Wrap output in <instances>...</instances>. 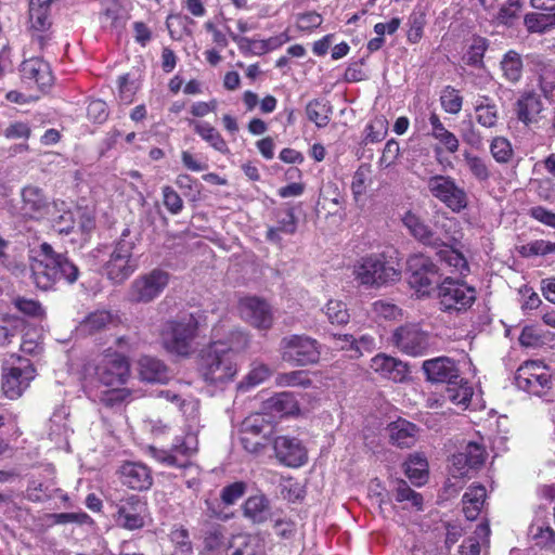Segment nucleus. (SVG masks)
<instances>
[{
    "label": "nucleus",
    "mask_w": 555,
    "mask_h": 555,
    "mask_svg": "<svg viewBox=\"0 0 555 555\" xmlns=\"http://www.w3.org/2000/svg\"><path fill=\"white\" fill-rule=\"evenodd\" d=\"M247 490V485L244 481H235L223 487L220 493V499L224 505L235 504Z\"/></svg>",
    "instance_id": "obj_58"
},
{
    "label": "nucleus",
    "mask_w": 555,
    "mask_h": 555,
    "mask_svg": "<svg viewBox=\"0 0 555 555\" xmlns=\"http://www.w3.org/2000/svg\"><path fill=\"white\" fill-rule=\"evenodd\" d=\"M488 47L489 43L486 38L480 36L475 37L465 55L466 64L470 66L481 65Z\"/></svg>",
    "instance_id": "obj_52"
},
{
    "label": "nucleus",
    "mask_w": 555,
    "mask_h": 555,
    "mask_svg": "<svg viewBox=\"0 0 555 555\" xmlns=\"http://www.w3.org/2000/svg\"><path fill=\"white\" fill-rule=\"evenodd\" d=\"M120 482L137 491L149 490L153 485L151 468L141 462H124L118 468Z\"/></svg>",
    "instance_id": "obj_20"
},
{
    "label": "nucleus",
    "mask_w": 555,
    "mask_h": 555,
    "mask_svg": "<svg viewBox=\"0 0 555 555\" xmlns=\"http://www.w3.org/2000/svg\"><path fill=\"white\" fill-rule=\"evenodd\" d=\"M275 384L280 387H304L311 386L312 382L305 371H292L280 373L275 377Z\"/></svg>",
    "instance_id": "obj_49"
},
{
    "label": "nucleus",
    "mask_w": 555,
    "mask_h": 555,
    "mask_svg": "<svg viewBox=\"0 0 555 555\" xmlns=\"http://www.w3.org/2000/svg\"><path fill=\"white\" fill-rule=\"evenodd\" d=\"M524 24L529 33L544 34L555 26V14L527 13Z\"/></svg>",
    "instance_id": "obj_47"
},
{
    "label": "nucleus",
    "mask_w": 555,
    "mask_h": 555,
    "mask_svg": "<svg viewBox=\"0 0 555 555\" xmlns=\"http://www.w3.org/2000/svg\"><path fill=\"white\" fill-rule=\"evenodd\" d=\"M437 259L450 269L451 273L466 278L470 271L469 264L465 256L454 247L442 244L436 250Z\"/></svg>",
    "instance_id": "obj_30"
},
{
    "label": "nucleus",
    "mask_w": 555,
    "mask_h": 555,
    "mask_svg": "<svg viewBox=\"0 0 555 555\" xmlns=\"http://www.w3.org/2000/svg\"><path fill=\"white\" fill-rule=\"evenodd\" d=\"M243 514L256 525L272 519L270 500L262 493L250 495L243 504Z\"/></svg>",
    "instance_id": "obj_29"
},
{
    "label": "nucleus",
    "mask_w": 555,
    "mask_h": 555,
    "mask_svg": "<svg viewBox=\"0 0 555 555\" xmlns=\"http://www.w3.org/2000/svg\"><path fill=\"white\" fill-rule=\"evenodd\" d=\"M237 309L241 317L254 327L269 330L273 324V315L268 302L256 296L243 297Z\"/></svg>",
    "instance_id": "obj_18"
},
{
    "label": "nucleus",
    "mask_w": 555,
    "mask_h": 555,
    "mask_svg": "<svg viewBox=\"0 0 555 555\" xmlns=\"http://www.w3.org/2000/svg\"><path fill=\"white\" fill-rule=\"evenodd\" d=\"M372 313L377 319L392 321L399 319L402 315V310L400 307L392 302L379 299L372 304Z\"/></svg>",
    "instance_id": "obj_55"
},
{
    "label": "nucleus",
    "mask_w": 555,
    "mask_h": 555,
    "mask_svg": "<svg viewBox=\"0 0 555 555\" xmlns=\"http://www.w3.org/2000/svg\"><path fill=\"white\" fill-rule=\"evenodd\" d=\"M263 409L271 414L282 417L297 414L299 412V404L293 393L283 391L266 400Z\"/></svg>",
    "instance_id": "obj_35"
},
{
    "label": "nucleus",
    "mask_w": 555,
    "mask_h": 555,
    "mask_svg": "<svg viewBox=\"0 0 555 555\" xmlns=\"http://www.w3.org/2000/svg\"><path fill=\"white\" fill-rule=\"evenodd\" d=\"M475 119L483 128H494L499 122V108L493 99L479 95L474 105Z\"/></svg>",
    "instance_id": "obj_34"
},
{
    "label": "nucleus",
    "mask_w": 555,
    "mask_h": 555,
    "mask_svg": "<svg viewBox=\"0 0 555 555\" xmlns=\"http://www.w3.org/2000/svg\"><path fill=\"white\" fill-rule=\"evenodd\" d=\"M169 539L175 547L182 554L189 555L193 553V544L190 539V533L184 526H175L169 533Z\"/></svg>",
    "instance_id": "obj_53"
},
{
    "label": "nucleus",
    "mask_w": 555,
    "mask_h": 555,
    "mask_svg": "<svg viewBox=\"0 0 555 555\" xmlns=\"http://www.w3.org/2000/svg\"><path fill=\"white\" fill-rule=\"evenodd\" d=\"M518 251L526 258L555 254V243L544 240H535L520 246Z\"/></svg>",
    "instance_id": "obj_51"
},
{
    "label": "nucleus",
    "mask_w": 555,
    "mask_h": 555,
    "mask_svg": "<svg viewBox=\"0 0 555 555\" xmlns=\"http://www.w3.org/2000/svg\"><path fill=\"white\" fill-rule=\"evenodd\" d=\"M502 76L511 83L520 81L524 72V61L521 55L515 50H508L500 62Z\"/></svg>",
    "instance_id": "obj_39"
},
{
    "label": "nucleus",
    "mask_w": 555,
    "mask_h": 555,
    "mask_svg": "<svg viewBox=\"0 0 555 555\" xmlns=\"http://www.w3.org/2000/svg\"><path fill=\"white\" fill-rule=\"evenodd\" d=\"M395 500L398 503H409L411 507L416 511L423 509V496L421 493L414 491L405 480H398L395 489Z\"/></svg>",
    "instance_id": "obj_46"
},
{
    "label": "nucleus",
    "mask_w": 555,
    "mask_h": 555,
    "mask_svg": "<svg viewBox=\"0 0 555 555\" xmlns=\"http://www.w3.org/2000/svg\"><path fill=\"white\" fill-rule=\"evenodd\" d=\"M297 28L301 31H312L323 23V17L315 11H308L297 15Z\"/></svg>",
    "instance_id": "obj_63"
},
{
    "label": "nucleus",
    "mask_w": 555,
    "mask_h": 555,
    "mask_svg": "<svg viewBox=\"0 0 555 555\" xmlns=\"http://www.w3.org/2000/svg\"><path fill=\"white\" fill-rule=\"evenodd\" d=\"M404 473L414 486H422L428 478V462L425 456L415 453L404 463Z\"/></svg>",
    "instance_id": "obj_40"
},
{
    "label": "nucleus",
    "mask_w": 555,
    "mask_h": 555,
    "mask_svg": "<svg viewBox=\"0 0 555 555\" xmlns=\"http://www.w3.org/2000/svg\"><path fill=\"white\" fill-rule=\"evenodd\" d=\"M489 150L493 159L500 165L509 164L515 155L511 141L503 135L492 138Z\"/></svg>",
    "instance_id": "obj_44"
},
{
    "label": "nucleus",
    "mask_w": 555,
    "mask_h": 555,
    "mask_svg": "<svg viewBox=\"0 0 555 555\" xmlns=\"http://www.w3.org/2000/svg\"><path fill=\"white\" fill-rule=\"evenodd\" d=\"M371 369L382 377L395 383L405 382L410 374L406 363L386 353H378L373 357Z\"/></svg>",
    "instance_id": "obj_23"
},
{
    "label": "nucleus",
    "mask_w": 555,
    "mask_h": 555,
    "mask_svg": "<svg viewBox=\"0 0 555 555\" xmlns=\"http://www.w3.org/2000/svg\"><path fill=\"white\" fill-rule=\"evenodd\" d=\"M276 225L270 227L266 237L270 242L280 243L281 234L293 235L297 231V218L293 207L280 208L275 211Z\"/></svg>",
    "instance_id": "obj_27"
},
{
    "label": "nucleus",
    "mask_w": 555,
    "mask_h": 555,
    "mask_svg": "<svg viewBox=\"0 0 555 555\" xmlns=\"http://www.w3.org/2000/svg\"><path fill=\"white\" fill-rule=\"evenodd\" d=\"M20 72L23 80L36 83L41 91L50 89L54 82L50 64L39 56L24 60Z\"/></svg>",
    "instance_id": "obj_21"
},
{
    "label": "nucleus",
    "mask_w": 555,
    "mask_h": 555,
    "mask_svg": "<svg viewBox=\"0 0 555 555\" xmlns=\"http://www.w3.org/2000/svg\"><path fill=\"white\" fill-rule=\"evenodd\" d=\"M31 278L36 286L48 291L57 282L73 284L78 280L79 269L62 253H56L49 243L40 245L39 255L30 263Z\"/></svg>",
    "instance_id": "obj_2"
},
{
    "label": "nucleus",
    "mask_w": 555,
    "mask_h": 555,
    "mask_svg": "<svg viewBox=\"0 0 555 555\" xmlns=\"http://www.w3.org/2000/svg\"><path fill=\"white\" fill-rule=\"evenodd\" d=\"M198 320L193 313H181L167 320L160 333L165 349L170 353L188 358L198 335Z\"/></svg>",
    "instance_id": "obj_6"
},
{
    "label": "nucleus",
    "mask_w": 555,
    "mask_h": 555,
    "mask_svg": "<svg viewBox=\"0 0 555 555\" xmlns=\"http://www.w3.org/2000/svg\"><path fill=\"white\" fill-rule=\"evenodd\" d=\"M390 442L398 448H411L417 440L418 427L404 418L399 417L388 425Z\"/></svg>",
    "instance_id": "obj_26"
},
{
    "label": "nucleus",
    "mask_w": 555,
    "mask_h": 555,
    "mask_svg": "<svg viewBox=\"0 0 555 555\" xmlns=\"http://www.w3.org/2000/svg\"><path fill=\"white\" fill-rule=\"evenodd\" d=\"M118 96L125 104H131L138 91V85L130 80V74L120 75L117 79Z\"/></svg>",
    "instance_id": "obj_57"
},
{
    "label": "nucleus",
    "mask_w": 555,
    "mask_h": 555,
    "mask_svg": "<svg viewBox=\"0 0 555 555\" xmlns=\"http://www.w3.org/2000/svg\"><path fill=\"white\" fill-rule=\"evenodd\" d=\"M465 165L470 175L479 182H486L491 177V170L487 160L478 155L468 151L463 153Z\"/></svg>",
    "instance_id": "obj_45"
},
{
    "label": "nucleus",
    "mask_w": 555,
    "mask_h": 555,
    "mask_svg": "<svg viewBox=\"0 0 555 555\" xmlns=\"http://www.w3.org/2000/svg\"><path fill=\"white\" fill-rule=\"evenodd\" d=\"M451 463L450 473L454 478L469 477L470 472L477 469L461 451L452 455Z\"/></svg>",
    "instance_id": "obj_59"
},
{
    "label": "nucleus",
    "mask_w": 555,
    "mask_h": 555,
    "mask_svg": "<svg viewBox=\"0 0 555 555\" xmlns=\"http://www.w3.org/2000/svg\"><path fill=\"white\" fill-rule=\"evenodd\" d=\"M271 433V422L263 414H251L241 424L240 441L244 450L253 454H259L269 444Z\"/></svg>",
    "instance_id": "obj_13"
},
{
    "label": "nucleus",
    "mask_w": 555,
    "mask_h": 555,
    "mask_svg": "<svg viewBox=\"0 0 555 555\" xmlns=\"http://www.w3.org/2000/svg\"><path fill=\"white\" fill-rule=\"evenodd\" d=\"M400 154L399 143L395 139H390L386 142L382 156L378 159V167L386 169L393 165Z\"/></svg>",
    "instance_id": "obj_64"
},
{
    "label": "nucleus",
    "mask_w": 555,
    "mask_h": 555,
    "mask_svg": "<svg viewBox=\"0 0 555 555\" xmlns=\"http://www.w3.org/2000/svg\"><path fill=\"white\" fill-rule=\"evenodd\" d=\"M422 370L426 379L433 384H449L460 378L456 362L444 356L425 360Z\"/></svg>",
    "instance_id": "obj_19"
},
{
    "label": "nucleus",
    "mask_w": 555,
    "mask_h": 555,
    "mask_svg": "<svg viewBox=\"0 0 555 555\" xmlns=\"http://www.w3.org/2000/svg\"><path fill=\"white\" fill-rule=\"evenodd\" d=\"M543 111L542 99L534 91L524 92L515 104L517 119L527 127L539 124L543 118Z\"/></svg>",
    "instance_id": "obj_24"
},
{
    "label": "nucleus",
    "mask_w": 555,
    "mask_h": 555,
    "mask_svg": "<svg viewBox=\"0 0 555 555\" xmlns=\"http://www.w3.org/2000/svg\"><path fill=\"white\" fill-rule=\"evenodd\" d=\"M46 518L47 520H50L49 526L64 525L69 522L85 525L91 520V517L85 512L47 514Z\"/></svg>",
    "instance_id": "obj_56"
},
{
    "label": "nucleus",
    "mask_w": 555,
    "mask_h": 555,
    "mask_svg": "<svg viewBox=\"0 0 555 555\" xmlns=\"http://www.w3.org/2000/svg\"><path fill=\"white\" fill-rule=\"evenodd\" d=\"M131 375L129 358L112 348L88 361L82 367V385L85 388L103 385L119 387L126 385Z\"/></svg>",
    "instance_id": "obj_3"
},
{
    "label": "nucleus",
    "mask_w": 555,
    "mask_h": 555,
    "mask_svg": "<svg viewBox=\"0 0 555 555\" xmlns=\"http://www.w3.org/2000/svg\"><path fill=\"white\" fill-rule=\"evenodd\" d=\"M188 124L193 128L194 132L207 142L215 151L223 155L230 154V147L227 141L212 125L206 121H198L196 119H189Z\"/></svg>",
    "instance_id": "obj_32"
},
{
    "label": "nucleus",
    "mask_w": 555,
    "mask_h": 555,
    "mask_svg": "<svg viewBox=\"0 0 555 555\" xmlns=\"http://www.w3.org/2000/svg\"><path fill=\"white\" fill-rule=\"evenodd\" d=\"M138 372L141 380L151 384H165L169 380V369L159 359L142 356L138 361Z\"/></svg>",
    "instance_id": "obj_25"
},
{
    "label": "nucleus",
    "mask_w": 555,
    "mask_h": 555,
    "mask_svg": "<svg viewBox=\"0 0 555 555\" xmlns=\"http://www.w3.org/2000/svg\"><path fill=\"white\" fill-rule=\"evenodd\" d=\"M280 354L282 360L291 365H313L321 359V345L308 335L293 334L281 339Z\"/></svg>",
    "instance_id": "obj_9"
},
{
    "label": "nucleus",
    "mask_w": 555,
    "mask_h": 555,
    "mask_svg": "<svg viewBox=\"0 0 555 555\" xmlns=\"http://www.w3.org/2000/svg\"><path fill=\"white\" fill-rule=\"evenodd\" d=\"M369 173H370V167L366 165H361L356 170V172L352 177L351 192H352L353 198L356 201H359L360 197L366 191V181H367Z\"/></svg>",
    "instance_id": "obj_61"
},
{
    "label": "nucleus",
    "mask_w": 555,
    "mask_h": 555,
    "mask_svg": "<svg viewBox=\"0 0 555 555\" xmlns=\"http://www.w3.org/2000/svg\"><path fill=\"white\" fill-rule=\"evenodd\" d=\"M129 235L130 229H124L109 254L108 260L103 266V273L114 284H122L138 268L133 258L135 244L128 238Z\"/></svg>",
    "instance_id": "obj_8"
},
{
    "label": "nucleus",
    "mask_w": 555,
    "mask_h": 555,
    "mask_svg": "<svg viewBox=\"0 0 555 555\" xmlns=\"http://www.w3.org/2000/svg\"><path fill=\"white\" fill-rule=\"evenodd\" d=\"M406 283L417 299L430 298L436 294L443 273L439 266L423 253L412 254L406 259Z\"/></svg>",
    "instance_id": "obj_5"
},
{
    "label": "nucleus",
    "mask_w": 555,
    "mask_h": 555,
    "mask_svg": "<svg viewBox=\"0 0 555 555\" xmlns=\"http://www.w3.org/2000/svg\"><path fill=\"white\" fill-rule=\"evenodd\" d=\"M23 210L25 215L35 218L48 207V201L43 191L34 185H27L22 191Z\"/></svg>",
    "instance_id": "obj_38"
},
{
    "label": "nucleus",
    "mask_w": 555,
    "mask_h": 555,
    "mask_svg": "<svg viewBox=\"0 0 555 555\" xmlns=\"http://www.w3.org/2000/svg\"><path fill=\"white\" fill-rule=\"evenodd\" d=\"M461 452L477 469L483 465L487 457L485 447L477 442H468Z\"/></svg>",
    "instance_id": "obj_62"
},
{
    "label": "nucleus",
    "mask_w": 555,
    "mask_h": 555,
    "mask_svg": "<svg viewBox=\"0 0 555 555\" xmlns=\"http://www.w3.org/2000/svg\"><path fill=\"white\" fill-rule=\"evenodd\" d=\"M308 119L315 124L318 128H324L328 125L332 114V107L327 102L313 99L306 106Z\"/></svg>",
    "instance_id": "obj_43"
},
{
    "label": "nucleus",
    "mask_w": 555,
    "mask_h": 555,
    "mask_svg": "<svg viewBox=\"0 0 555 555\" xmlns=\"http://www.w3.org/2000/svg\"><path fill=\"white\" fill-rule=\"evenodd\" d=\"M276 460L287 467H300L308 462V452L295 437L278 436L272 441Z\"/></svg>",
    "instance_id": "obj_17"
},
{
    "label": "nucleus",
    "mask_w": 555,
    "mask_h": 555,
    "mask_svg": "<svg viewBox=\"0 0 555 555\" xmlns=\"http://www.w3.org/2000/svg\"><path fill=\"white\" fill-rule=\"evenodd\" d=\"M163 204L171 215H178L183 209V201L179 193L170 185L162 189Z\"/></svg>",
    "instance_id": "obj_60"
},
{
    "label": "nucleus",
    "mask_w": 555,
    "mask_h": 555,
    "mask_svg": "<svg viewBox=\"0 0 555 555\" xmlns=\"http://www.w3.org/2000/svg\"><path fill=\"white\" fill-rule=\"evenodd\" d=\"M519 389L542 397L552 388L548 369L539 361H527L520 365L515 376Z\"/></svg>",
    "instance_id": "obj_14"
},
{
    "label": "nucleus",
    "mask_w": 555,
    "mask_h": 555,
    "mask_svg": "<svg viewBox=\"0 0 555 555\" xmlns=\"http://www.w3.org/2000/svg\"><path fill=\"white\" fill-rule=\"evenodd\" d=\"M388 131V121L384 117H377L365 126L364 143L382 142Z\"/></svg>",
    "instance_id": "obj_50"
},
{
    "label": "nucleus",
    "mask_w": 555,
    "mask_h": 555,
    "mask_svg": "<svg viewBox=\"0 0 555 555\" xmlns=\"http://www.w3.org/2000/svg\"><path fill=\"white\" fill-rule=\"evenodd\" d=\"M120 323L119 317L106 309L89 312L77 325L76 332L83 337L102 334Z\"/></svg>",
    "instance_id": "obj_22"
},
{
    "label": "nucleus",
    "mask_w": 555,
    "mask_h": 555,
    "mask_svg": "<svg viewBox=\"0 0 555 555\" xmlns=\"http://www.w3.org/2000/svg\"><path fill=\"white\" fill-rule=\"evenodd\" d=\"M524 0H505L492 15V21L496 25L513 27L520 17L522 11Z\"/></svg>",
    "instance_id": "obj_37"
},
{
    "label": "nucleus",
    "mask_w": 555,
    "mask_h": 555,
    "mask_svg": "<svg viewBox=\"0 0 555 555\" xmlns=\"http://www.w3.org/2000/svg\"><path fill=\"white\" fill-rule=\"evenodd\" d=\"M169 273L162 269H153L138 276L130 287V299L133 302H151L158 297L169 283Z\"/></svg>",
    "instance_id": "obj_15"
},
{
    "label": "nucleus",
    "mask_w": 555,
    "mask_h": 555,
    "mask_svg": "<svg viewBox=\"0 0 555 555\" xmlns=\"http://www.w3.org/2000/svg\"><path fill=\"white\" fill-rule=\"evenodd\" d=\"M430 194L453 212H461L468 207V195L464 188L451 176L436 175L427 182Z\"/></svg>",
    "instance_id": "obj_12"
},
{
    "label": "nucleus",
    "mask_w": 555,
    "mask_h": 555,
    "mask_svg": "<svg viewBox=\"0 0 555 555\" xmlns=\"http://www.w3.org/2000/svg\"><path fill=\"white\" fill-rule=\"evenodd\" d=\"M431 340L430 333L416 323L400 325L391 335L392 345L401 353L414 358L427 354L431 349Z\"/></svg>",
    "instance_id": "obj_11"
},
{
    "label": "nucleus",
    "mask_w": 555,
    "mask_h": 555,
    "mask_svg": "<svg viewBox=\"0 0 555 555\" xmlns=\"http://www.w3.org/2000/svg\"><path fill=\"white\" fill-rule=\"evenodd\" d=\"M248 344V335L234 330L230 333L228 344L216 340L203 347L195 358V370L201 380L208 387L224 389L238 372L233 349H245Z\"/></svg>",
    "instance_id": "obj_1"
},
{
    "label": "nucleus",
    "mask_w": 555,
    "mask_h": 555,
    "mask_svg": "<svg viewBox=\"0 0 555 555\" xmlns=\"http://www.w3.org/2000/svg\"><path fill=\"white\" fill-rule=\"evenodd\" d=\"M115 524L128 531L141 530L150 517L147 499L138 494H127L114 504Z\"/></svg>",
    "instance_id": "obj_10"
},
{
    "label": "nucleus",
    "mask_w": 555,
    "mask_h": 555,
    "mask_svg": "<svg viewBox=\"0 0 555 555\" xmlns=\"http://www.w3.org/2000/svg\"><path fill=\"white\" fill-rule=\"evenodd\" d=\"M487 499V490L480 483L470 485L463 494L462 504L463 513L468 520H475L481 513L485 501Z\"/></svg>",
    "instance_id": "obj_33"
},
{
    "label": "nucleus",
    "mask_w": 555,
    "mask_h": 555,
    "mask_svg": "<svg viewBox=\"0 0 555 555\" xmlns=\"http://www.w3.org/2000/svg\"><path fill=\"white\" fill-rule=\"evenodd\" d=\"M325 314L332 324L343 325L349 322V312L340 300L331 299L325 306Z\"/></svg>",
    "instance_id": "obj_54"
},
{
    "label": "nucleus",
    "mask_w": 555,
    "mask_h": 555,
    "mask_svg": "<svg viewBox=\"0 0 555 555\" xmlns=\"http://www.w3.org/2000/svg\"><path fill=\"white\" fill-rule=\"evenodd\" d=\"M411 236L424 245L435 246L437 240L430 227L415 212L408 210L401 218Z\"/></svg>",
    "instance_id": "obj_28"
},
{
    "label": "nucleus",
    "mask_w": 555,
    "mask_h": 555,
    "mask_svg": "<svg viewBox=\"0 0 555 555\" xmlns=\"http://www.w3.org/2000/svg\"><path fill=\"white\" fill-rule=\"evenodd\" d=\"M440 104L446 113L456 115L462 109L463 96L457 89L447 86L441 92Z\"/></svg>",
    "instance_id": "obj_48"
},
{
    "label": "nucleus",
    "mask_w": 555,
    "mask_h": 555,
    "mask_svg": "<svg viewBox=\"0 0 555 555\" xmlns=\"http://www.w3.org/2000/svg\"><path fill=\"white\" fill-rule=\"evenodd\" d=\"M36 376V367L28 360L20 361V365L2 369L1 389L11 399L20 398Z\"/></svg>",
    "instance_id": "obj_16"
},
{
    "label": "nucleus",
    "mask_w": 555,
    "mask_h": 555,
    "mask_svg": "<svg viewBox=\"0 0 555 555\" xmlns=\"http://www.w3.org/2000/svg\"><path fill=\"white\" fill-rule=\"evenodd\" d=\"M440 311L448 314L467 312L477 300V289L464 278L444 276L436 292Z\"/></svg>",
    "instance_id": "obj_7"
},
{
    "label": "nucleus",
    "mask_w": 555,
    "mask_h": 555,
    "mask_svg": "<svg viewBox=\"0 0 555 555\" xmlns=\"http://www.w3.org/2000/svg\"><path fill=\"white\" fill-rule=\"evenodd\" d=\"M429 124L431 126V137L437 140L448 153H456L460 149L457 137L444 127L436 113L430 114Z\"/></svg>",
    "instance_id": "obj_36"
},
{
    "label": "nucleus",
    "mask_w": 555,
    "mask_h": 555,
    "mask_svg": "<svg viewBox=\"0 0 555 555\" xmlns=\"http://www.w3.org/2000/svg\"><path fill=\"white\" fill-rule=\"evenodd\" d=\"M203 542L208 552H220L228 548L230 545L227 528L220 524L208 526L204 531Z\"/></svg>",
    "instance_id": "obj_41"
},
{
    "label": "nucleus",
    "mask_w": 555,
    "mask_h": 555,
    "mask_svg": "<svg viewBox=\"0 0 555 555\" xmlns=\"http://www.w3.org/2000/svg\"><path fill=\"white\" fill-rule=\"evenodd\" d=\"M54 0H29V30L30 33L50 30L52 26L51 21V4Z\"/></svg>",
    "instance_id": "obj_31"
},
{
    "label": "nucleus",
    "mask_w": 555,
    "mask_h": 555,
    "mask_svg": "<svg viewBox=\"0 0 555 555\" xmlns=\"http://www.w3.org/2000/svg\"><path fill=\"white\" fill-rule=\"evenodd\" d=\"M473 395L474 389L469 382L462 378L461 376L459 379H456V382L448 384L447 397L455 405H459L463 409L468 408Z\"/></svg>",
    "instance_id": "obj_42"
},
{
    "label": "nucleus",
    "mask_w": 555,
    "mask_h": 555,
    "mask_svg": "<svg viewBox=\"0 0 555 555\" xmlns=\"http://www.w3.org/2000/svg\"><path fill=\"white\" fill-rule=\"evenodd\" d=\"M354 280L365 287H382L401 280L399 262L385 251L358 258L352 266Z\"/></svg>",
    "instance_id": "obj_4"
}]
</instances>
